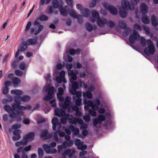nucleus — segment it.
<instances>
[{
	"instance_id": "4",
	"label": "nucleus",
	"mask_w": 158,
	"mask_h": 158,
	"mask_svg": "<svg viewBox=\"0 0 158 158\" xmlns=\"http://www.w3.org/2000/svg\"><path fill=\"white\" fill-rule=\"evenodd\" d=\"M71 97L67 96L65 99L64 103H62V102H60L59 105L64 109H68V111L69 113H71L73 110L76 111L79 110V109L77 106L74 105L72 106L73 104L71 102Z\"/></svg>"
},
{
	"instance_id": "46",
	"label": "nucleus",
	"mask_w": 158,
	"mask_h": 158,
	"mask_svg": "<svg viewBox=\"0 0 158 158\" xmlns=\"http://www.w3.org/2000/svg\"><path fill=\"white\" fill-rule=\"evenodd\" d=\"M78 22L80 24H81L83 22L82 16L81 15H78L76 18Z\"/></svg>"
},
{
	"instance_id": "57",
	"label": "nucleus",
	"mask_w": 158,
	"mask_h": 158,
	"mask_svg": "<svg viewBox=\"0 0 158 158\" xmlns=\"http://www.w3.org/2000/svg\"><path fill=\"white\" fill-rule=\"evenodd\" d=\"M143 27L144 30L145 31L146 34H148L150 33V30L149 28L144 25L143 26Z\"/></svg>"
},
{
	"instance_id": "1",
	"label": "nucleus",
	"mask_w": 158,
	"mask_h": 158,
	"mask_svg": "<svg viewBox=\"0 0 158 158\" xmlns=\"http://www.w3.org/2000/svg\"><path fill=\"white\" fill-rule=\"evenodd\" d=\"M3 108L9 113L10 118H16V121L19 122L22 120L20 116L24 114V111L26 109H31V106L30 105H28L25 107L19 104H13L11 107L8 104L5 105L3 106Z\"/></svg>"
},
{
	"instance_id": "35",
	"label": "nucleus",
	"mask_w": 158,
	"mask_h": 158,
	"mask_svg": "<svg viewBox=\"0 0 158 158\" xmlns=\"http://www.w3.org/2000/svg\"><path fill=\"white\" fill-rule=\"evenodd\" d=\"M118 23L119 27L123 29H125L127 27L126 23L123 20L119 21Z\"/></svg>"
},
{
	"instance_id": "31",
	"label": "nucleus",
	"mask_w": 158,
	"mask_h": 158,
	"mask_svg": "<svg viewBox=\"0 0 158 158\" xmlns=\"http://www.w3.org/2000/svg\"><path fill=\"white\" fill-rule=\"evenodd\" d=\"M52 4L54 9L57 8L60 6V5L59 4L58 0H53Z\"/></svg>"
},
{
	"instance_id": "15",
	"label": "nucleus",
	"mask_w": 158,
	"mask_h": 158,
	"mask_svg": "<svg viewBox=\"0 0 158 158\" xmlns=\"http://www.w3.org/2000/svg\"><path fill=\"white\" fill-rule=\"evenodd\" d=\"M52 135L53 134L52 133L48 134L47 130H44L42 131L40 137L44 140L51 137Z\"/></svg>"
},
{
	"instance_id": "47",
	"label": "nucleus",
	"mask_w": 158,
	"mask_h": 158,
	"mask_svg": "<svg viewBox=\"0 0 158 158\" xmlns=\"http://www.w3.org/2000/svg\"><path fill=\"white\" fill-rule=\"evenodd\" d=\"M86 27L87 30L91 32L93 29L92 25L88 23L86 24Z\"/></svg>"
},
{
	"instance_id": "22",
	"label": "nucleus",
	"mask_w": 158,
	"mask_h": 158,
	"mask_svg": "<svg viewBox=\"0 0 158 158\" xmlns=\"http://www.w3.org/2000/svg\"><path fill=\"white\" fill-rule=\"evenodd\" d=\"M54 134V138L55 140L57 141L58 139V134L60 137H64L65 135V133L64 132L61 131H57L53 133Z\"/></svg>"
},
{
	"instance_id": "9",
	"label": "nucleus",
	"mask_w": 158,
	"mask_h": 158,
	"mask_svg": "<svg viewBox=\"0 0 158 158\" xmlns=\"http://www.w3.org/2000/svg\"><path fill=\"white\" fill-rule=\"evenodd\" d=\"M52 123L53 125L52 128L54 131H60L61 127V122L59 121L58 118H53L52 120Z\"/></svg>"
},
{
	"instance_id": "61",
	"label": "nucleus",
	"mask_w": 158,
	"mask_h": 158,
	"mask_svg": "<svg viewBox=\"0 0 158 158\" xmlns=\"http://www.w3.org/2000/svg\"><path fill=\"white\" fill-rule=\"evenodd\" d=\"M31 24V22L30 21L28 22L27 24L25 31H27L29 28H30Z\"/></svg>"
},
{
	"instance_id": "52",
	"label": "nucleus",
	"mask_w": 158,
	"mask_h": 158,
	"mask_svg": "<svg viewBox=\"0 0 158 158\" xmlns=\"http://www.w3.org/2000/svg\"><path fill=\"white\" fill-rule=\"evenodd\" d=\"M21 127V124H15L12 125V128L14 130L19 128Z\"/></svg>"
},
{
	"instance_id": "26",
	"label": "nucleus",
	"mask_w": 158,
	"mask_h": 158,
	"mask_svg": "<svg viewBox=\"0 0 158 158\" xmlns=\"http://www.w3.org/2000/svg\"><path fill=\"white\" fill-rule=\"evenodd\" d=\"M12 81L15 87L17 86L21 82L20 79L17 77H14L12 78Z\"/></svg>"
},
{
	"instance_id": "33",
	"label": "nucleus",
	"mask_w": 158,
	"mask_h": 158,
	"mask_svg": "<svg viewBox=\"0 0 158 158\" xmlns=\"http://www.w3.org/2000/svg\"><path fill=\"white\" fill-rule=\"evenodd\" d=\"M83 95L84 97H86L89 98H91L92 97V95L91 93L89 91H87L85 92H83Z\"/></svg>"
},
{
	"instance_id": "58",
	"label": "nucleus",
	"mask_w": 158,
	"mask_h": 158,
	"mask_svg": "<svg viewBox=\"0 0 158 158\" xmlns=\"http://www.w3.org/2000/svg\"><path fill=\"white\" fill-rule=\"evenodd\" d=\"M51 77L50 74V73H47L46 74V76H45L44 77L46 80L47 82H50L51 81V80H50V78Z\"/></svg>"
},
{
	"instance_id": "30",
	"label": "nucleus",
	"mask_w": 158,
	"mask_h": 158,
	"mask_svg": "<svg viewBox=\"0 0 158 158\" xmlns=\"http://www.w3.org/2000/svg\"><path fill=\"white\" fill-rule=\"evenodd\" d=\"M13 98L12 97H8L7 98H4L2 100V103L3 104H6L8 102H11L13 101Z\"/></svg>"
},
{
	"instance_id": "56",
	"label": "nucleus",
	"mask_w": 158,
	"mask_h": 158,
	"mask_svg": "<svg viewBox=\"0 0 158 158\" xmlns=\"http://www.w3.org/2000/svg\"><path fill=\"white\" fill-rule=\"evenodd\" d=\"M95 110L90 109L89 110V113L93 116H95L96 115V113Z\"/></svg>"
},
{
	"instance_id": "14",
	"label": "nucleus",
	"mask_w": 158,
	"mask_h": 158,
	"mask_svg": "<svg viewBox=\"0 0 158 158\" xmlns=\"http://www.w3.org/2000/svg\"><path fill=\"white\" fill-rule=\"evenodd\" d=\"M75 144L77 146V148L79 150H85L87 148L86 145L82 144L81 143V140L78 139H76Z\"/></svg>"
},
{
	"instance_id": "29",
	"label": "nucleus",
	"mask_w": 158,
	"mask_h": 158,
	"mask_svg": "<svg viewBox=\"0 0 158 158\" xmlns=\"http://www.w3.org/2000/svg\"><path fill=\"white\" fill-rule=\"evenodd\" d=\"M27 48V44L26 42H23L20 44V51L21 52H24Z\"/></svg>"
},
{
	"instance_id": "27",
	"label": "nucleus",
	"mask_w": 158,
	"mask_h": 158,
	"mask_svg": "<svg viewBox=\"0 0 158 158\" xmlns=\"http://www.w3.org/2000/svg\"><path fill=\"white\" fill-rule=\"evenodd\" d=\"M152 23L153 26H156L158 25V20L156 17L154 15L152 16L151 18Z\"/></svg>"
},
{
	"instance_id": "43",
	"label": "nucleus",
	"mask_w": 158,
	"mask_h": 158,
	"mask_svg": "<svg viewBox=\"0 0 158 158\" xmlns=\"http://www.w3.org/2000/svg\"><path fill=\"white\" fill-rule=\"evenodd\" d=\"M140 43L143 47H144L146 46V40L143 37H141L140 39Z\"/></svg>"
},
{
	"instance_id": "37",
	"label": "nucleus",
	"mask_w": 158,
	"mask_h": 158,
	"mask_svg": "<svg viewBox=\"0 0 158 158\" xmlns=\"http://www.w3.org/2000/svg\"><path fill=\"white\" fill-rule=\"evenodd\" d=\"M53 7L52 6H48L46 10V13L48 14H51L53 12Z\"/></svg>"
},
{
	"instance_id": "41",
	"label": "nucleus",
	"mask_w": 158,
	"mask_h": 158,
	"mask_svg": "<svg viewBox=\"0 0 158 158\" xmlns=\"http://www.w3.org/2000/svg\"><path fill=\"white\" fill-rule=\"evenodd\" d=\"M38 152L39 158H42L44 156V151L41 148H39L38 149Z\"/></svg>"
},
{
	"instance_id": "62",
	"label": "nucleus",
	"mask_w": 158,
	"mask_h": 158,
	"mask_svg": "<svg viewBox=\"0 0 158 158\" xmlns=\"http://www.w3.org/2000/svg\"><path fill=\"white\" fill-rule=\"evenodd\" d=\"M77 118H74L71 119L69 121L70 123L73 124H75L77 123Z\"/></svg>"
},
{
	"instance_id": "32",
	"label": "nucleus",
	"mask_w": 158,
	"mask_h": 158,
	"mask_svg": "<svg viewBox=\"0 0 158 158\" xmlns=\"http://www.w3.org/2000/svg\"><path fill=\"white\" fill-rule=\"evenodd\" d=\"M59 10L61 14L64 16H66L68 15V13L65 9L63 6L60 7Z\"/></svg>"
},
{
	"instance_id": "11",
	"label": "nucleus",
	"mask_w": 158,
	"mask_h": 158,
	"mask_svg": "<svg viewBox=\"0 0 158 158\" xmlns=\"http://www.w3.org/2000/svg\"><path fill=\"white\" fill-rule=\"evenodd\" d=\"M76 151L74 148H69L65 150L62 153L63 156H68L69 158H71L75 155Z\"/></svg>"
},
{
	"instance_id": "59",
	"label": "nucleus",
	"mask_w": 158,
	"mask_h": 158,
	"mask_svg": "<svg viewBox=\"0 0 158 158\" xmlns=\"http://www.w3.org/2000/svg\"><path fill=\"white\" fill-rule=\"evenodd\" d=\"M20 97L19 96H17L15 98V101L16 102L15 104H19V105H20L21 103H20V101L19 99L20 100Z\"/></svg>"
},
{
	"instance_id": "45",
	"label": "nucleus",
	"mask_w": 158,
	"mask_h": 158,
	"mask_svg": "<svg viewBox=\"0 0 158 158\" xmlns=\"http://www.w3.org/2000/svg\"><path fill=\"white\" fill-rule=\"evenodd\" d=\"M73 99L74 100L76 99V98H80L81 96V92L76 91V93L73 94Z\"/></svg>"
},
{
	"instance_id": "64",
	"label": "nucleus",
	"mask_w": 158,
	"mask_h": 158,
	"mask_svg": "<svg viewBox=\"0 0 158 158\" xmlns=\"http://www.w3.org/2000/svg\"><path fill=\"white\" fill-rule=\"evenodd\" d=\"M76 7L77 9L81 11V12L82 10L84 8L83 7L82 5L80 4H77L76 5Z\"/></svg>"
},
{
	"instance_id": "16",
	"label": "nucleus",
	"mask_w": 158,
	"mask_h": 158,
	"mask_svg": "<svg viewBox=\"0 0 158 158\" xmlns=\"http://www.w3.org/2000/svg\"><path fill=\"white\" fill-rule=\"evenodd\" d=\"M34 132H30L23 137V140L25 141H27V143L29 140L32 141L34 139Z\"/></svg>"
},
{
	"instance_id": "48",
	"label": "nucleus",
	"mask_w": 158,
	"mask_h": 158,
	"mask_svg": "<svg viewBox=\"0 0 158 158\" xmlns=\"http://www.w3.org/2000/svg\"><path fill=\"white\" fill-rule=\"evenodd\" d=\"M99 0H92V2L90 3L89 6L90 7L93 8L95 6L97 2H99Z\"/></svg>"
},
{
	"instance_id": "25",
	"label": "nucleus",
	"mask_w": 158,
	"mask_h": 158,
	"mask_svg": "<svg viewBox=\"0 0 158 158\" xmlns=\"http://www.w3.org/2000/svg\"><path fill=\"white\" fill-rule=\"evenodd\" d=\"M81 12L84 17H88L90 14V10L86 8H84Z\"/></svg>"
},
{
	"instance_id": "38",
	"label": "nucleus",
	"mask_w": 158,
	"mask_h": 158,
	"mask_svg": "<svg viewBox=\"0 0 158 158\" xmlns=\"http://www.w3.org/2000/svg\"><path fill=\"white\" fill-rule=\"evenodd\" d=\"M142 20L143 23L145 24H148L149 23V19L148 17L145 15L142 16Z\"/></svg>"
},
{
	"instance_id": "53",
	"label": "nucleus",
	"mask_w": 158,
	"mask_h": 158,
	"mask_svg": "<svg viewBox=\"0 0 158 158\" xmlns=\"http://www.w3.org/2000/svg\"><path fill=\"white\" fill-rule=\"evenodd\" d=\"M134 27L135 29L141 31L142 30V27L138 23H135L134 25Z\"/></svg>"
},
{
	"instance_id": "36",
	"label": "nucleus",
	"mask_w": 158,
	"mask_h": 158,
	"mask_svg": "<svg viewBox=\"0 0 158 158\" xmlns=\"http://www.w3.org/2000/svg\"><path fill=\"white\" fill-rule=\"evenodd\" d=\"M68 12L69 15L72 17H73L74 18H76L77 15V13L75 11L73 10H70L68 11Z\"/></svg>"
},
{
	"instance_id": "8",
	"label": "nucleus",
	"mask_w": 158,
	"mask_h": 158,
	"mask_svg": "<svg viewBox=\"0 0 158 158\" xmlns=\"http://www.w3.org/2000/svg\"><path fill=\"white\" fill-rule=\"evenodd\" d=\"M102 5L106 9L108 10L111 14L116 15L117 14L118 11L116 8L112 5H110L107 2H103Z\"/></svg>"
},
{
	"instance_id": "40",
	"label": "nucleus",
	"mask_w": 158,
	"mask_h": 158,
	"mask_svg": "<svg viewBox=\"0 0 158 158\" xmlns=\"http://www.w3.org/2000/svg\"><path fill=\"white\" fill-rule=\"evenodd\" d=\"M80 52L81 50L80 49H78L75 50L73 49H71L69 50V53L72 55H73L75 53L77 54H78L80 53Z\"/></svg>"
},
{
	"instance_id": "2",
	"label": "nucleus",
	"mask_w": 158,
	"mask_h": 158,
	"mask_svg": "<svg viewBox=\"0 0 158 158\" xmlns=\"http://www.w3.org/2000/svg\"><path fill=\"white\" fill-rule=\"evenodd\" d=\"M48 16L44 15H41L38 18H36L33 23V24L35 26H38V29L35 32V28L34 27L31 28L30 30V33L31 34L36 35L39 34L43 29L44 26L43 25L40 24L39 20L40 21H46L48 20Z\"/></svg>"
},
{
	"instance_id": "50",
	"label": "nucleus",
	"mask_w": 158,
	"mask_h": 158,
	"mask_svg": "<svg viewBox=\"0 0 158 158\" xmlns=\"http://www.w3.org/2000/svg\"><path fill=\"white\" fill-rule=\"evenodd\" d=\"M125 30L124 34L126 35H128L131 31V29L129 27H127Z\"/></svg>"
},
{
	"instance_id": "28",
	"label": "nucleus",
	"mask_w": 158,
	"mask_h": 158,
	"mask_svg": "<svg viewBox=\"0 0 158 158\" xmlns=\"http://www.w3.org/2000/svg\"><path fill=\"white\" fill-rule=\"evenodd\" d=\"M10 93L12 94H15L18 96L21 95L23 94V93L22 91L18 89L12 90L10 91Z\"/></svg>"
},
{
	"instance_id": "63",
	"label": "nucleus",
	"mask_w": 158,
	"mask_h": 158,
	"mask_svg": "<svg viewBox=\"0 0 158 158\" xmlns=\"http://www.w3.org/2000/svg\"><path fill=\"white\" fill-rule=\"evenodd\" d=\"M9 88L8 87H6L2 89L3 93L5 95L7 94L9 92Z\"/></svg>"
},
{
	"instance_id": "7",
	"label": "nucleus",
	"mask_w": 158,
	"mask_h": 158,
	"mask_svg": "<svg viewBox=\"0 0 158 158\" xmlns=\"http://www.w3.org/2000/svg\"><path fill=\"white\" fill-rule=\"evenodd\" d=\"M147 42L148 46L144 49V52L148 56L153 55L155 52V50L153 42L149 39L147 40Z\"/></svg>"
},
{
	"instance_id": "60",
	"label": "nucleus",
	"mask_w": 158,
	"mask_h": 158,
	"mask_svg": "<svg viewBox=\"0 0 158 158\" xmlns=\"http://www.w3.org/2000/svg\"><path fill=\"white\" fill-rule=\"evenodd\" d=\"M53 97V95L50 94H48L45 97L44 100L46 101H49Z\"/></svg>"
},
{
	"instance_id": "44",
	"label": "nucleus",
	"mask_w": 158,
	"mask_h": 158,
	"mask_svg": "<svg viewBox=\"0 0 158 158\" xmlns=\"http://www.w3.org/2000/svg\"><path fill=\"white\" fill-rule=\"evenodd\" d=\"M106 24L108 27L110 28L113 27H114L115 25V24L114 22L111 21H110L108 22L107 21Z\"/></svg>"
},
{
	"instance_id": "20",
	"label": "nucleus",
	"mask_w": 158,
	"mask_h": 158,
	"mask_svg": "<svg viewBox=\"0 0 158 158\" xmlns=\"http://www.w3.org/2000/svg\"><path fill=\"white\" fill-rule=\"evenodd\" d=\"M140 10L142 14H146L148 11V7L145 3H143L140 4Z\"/></svg>"
},
{
	"instance_id": "34",
	"label": "nucleus",
	"mask_w": 158,
	"mask_h": 158,
	"mask_svg": "<svg viewBox=\"0 0 158 158\" xmlns=\"http://www.w3.org/2000/svg\"><path fill=\"white\" fill-rule=\"evenodd\" d=\"M31 99V97L30 96L27 95H25L23 96V97H20V100H22L23 102H28Z\"/></svg>"
},
{
	"instance_id": "21",
	"label": "nucleus",
	"mask_w": 158,
	"mask_h": 158,
	"mask_svg": "<svg viewBox=\"0 0 158 158\" xmlns=\"http://www.w3.org/2000/svg\"><path fill=\"white\" fill-rule=\"evenodd\" d=\"M37 40V38L33 39L29 38L27 39L25 42L27 45H33L36 44Z\"/></svg>"
},
{
	"instance_id": "55",
	"label": "nucleus",
	"mask_w": 158,
	"mask_h": 158,
	"mask_svg": "<svg viewBox=\"0 0 158 158\" xmlns=\"http://www.w3.org/2000/svg\"><path fill=\"white\" fill-rule=\"evenodd\" d=\"M26 67V64L24 62H22L19 65V68L22 70H24Z\"/></svg>"
},
{
	"instance_id": "6",
	"label": "nucleus",
	"mask_w": 158,
	"mask_h": 158,
	"mask_svg": "<svg viewBox=\"0 0 158 158\" xmlns=\"http://www.w3.org/2000/svg\"><path fill=\"white\" fill-rule=\"evenodd\" d=\"M121 6L123 10L120 9L119 11L120 16L122 18L126 17L127 15V13L126 10H133L134 9V7H131V6L130 3L128 0H122L121 1Z\"/></svg>"
},
{
	"instance_id": "42",
	"label": "nucleus",
	"mask_w": 158,
	"mask_h": 158,
	"mask_svg": "<svg viewBox=\"0 0 158 158\" xmlns=\"http://www.w3.org/2000/svg\"><path fill=\"white\" fill-rule=\"evenodd\" d=\"M74 102L76 106H80L81 104V99L80 98H76V99L74 100L73 99Z\"/></svg>"
},
{
	"instance_id": "10",
	"label": "nucleus",
	"mask_w": 158,
	"mask_h": 158,
	"mask_svg": "<svg viewBox=\"0 0 158 158\" xmlns=\"http://www.w3.org/2000/svg\"><path fill=\"white\" fill-rule=\"evenodd\" d=\"M140 36L139 34L136 30H134L133 33L131 35L129 38L130 42L132 44H134L135 41L139 40Z\"/></svg>"
},
{
	"instance_id": "17",
	"label": "nucleus",
	"mask_w": 158,
	"mask_h": 158,
	"mask_svg": "<svg viewBox=\"0 0 158 158\" xmlns=\"http://www.w3.org/2000/svg\"><path fill=\"white\" fill-rule=\"evenodd\" d=\"M84 104L85 105H87L89 106H90L92 107V109L97 110L98 109V106L96 105H94L92 101H86L84 99Z\"/></svg>"
},
{
	"instance_id": "12",
	"label": "nucleus",
	"mask_w": 158,
	"mask_h": 158,
	"mask_svg": "<svg viewBox=\"0 0 158 158\" xmlns=\"http://www.w3.org/2000/svg\"><path fill=\"white\" fill-rule=\"evenodd\" d=\"M42 147L46 152L48 154H52L57 152V150L55 148H51L50 146L46 144H44Z\"/></svg>"
},
{
	"instance_id": "54",
	"label": "nucleus",
	"mask_w": 158,
	"mask_h": 158,
	"mask_svg": "<svg viewBox=\"0 0 158 158\" xmlns=\"http://www.w3.org/2000/svg\"><path fill=\"white\" fill-rule=\"evenodd\" d=\"M139 0H130V1L132 5L133 6H131V7H133L135 5H136L139 2Z\"/></svg>"
},
{
	"instance_id": "39",
	"label": "nucleus",
	"mask_w": 158,
	"mask_h": 158,
	"mask_svg": "<svg viewBox=\"0 0 158 158\" xmlns=\"http://www.w3.org/2000/svg\"><path fill=\"white\" fill-rule=\"evenodd\" d=\"M27 144V141H25L23 140V141H19L16 142L15 143V145L17 147H19L21 145H26Z\"/></svg>"
},
{
	"instance_id": "3",
	"label": "nucleus",
	"mask_w": 158,
	"mask_h": 158,
	"mask_svg": "<svg viewBox=\"0 0 158 158\" xmlns=\"http://www.w3.org/2000/svg\"><path fill=\"white\" fill-rule=\"evenodd\" d=\"M69 75L71 76L70 78V81L72 83V88L70 89V93L72 94H74L76 93L77 89L79 88V84L77 82L73 81L76 80L77 78V74L78 73V72L77 70L74 71L72 70L68 71Z\"/></svg>"
},
{
	"instance_id": "5",
	"label": "nucleus",
	"mask_w": 158,
	"mask_h": 158,
	"mask_svg": "<svg viewBox=\"0 0 158 158\" xmlns=\"http://www.w3.org/2000/svg\"><path fill=\"white\" fill-rule=\"evenodd\" d=\"M92 17L91 18L90 21L92 22H94L97 19V24L101 27H103L107 23V20L106 19H101L99 17V13L95 10H93L91 12Z\"/></svg>"
},
{
	"instance_id": "19",
	"label": "nucleus",
	"mask_w": 158,
	"mask_h": 158,
	"mask_svg": "<svg viewBox=\"0 0 158 158\" xmlns=\"http://www.w3.org/2000/svg\"><path fill=\"white\" fill-rule=\"evenodd\" d=\"M55 114L56 115L58 116L64 117L65 115V112L62 109L56 108L55 109Z\"/></svg>"
},
{
	"instance_id": "49",
	"label": "nucleus",
	"mask_w": 158,
	"mask_h": 158,
	"mask_svg": "<svg viewBox=\"0 0 158 158\" xmlns=\"http://www.w3.org/2000/svg\"><path fill=\"white\" fill-rule=\"evenodd\" d=\"M57 96L60 102L64 101V98L63 97V94L57 93Z\"/></svg>"
},
{
	"instance_id": "18",
	"label": "nucleus",
	"mask_w": 158,
	"mask_h": 158,
	"mask_svg": "<svg viewBox=\"0 0 158 158\" xmlns=\"http://www.w3.org/2000/svg\"><path fill=\"white\" fill-rule=\"evenodd\" d=\"M44 89L45 92L48 91V94H50L53 95L54 93L55 89L53 87L50 86L49 85H46Z\"/></svg>"
},
{
	"instance_id": "24",
	"label": "nucleus",
	"mask_w": 158,
	"mask_h": 158,
	"mask_svg": "<svg viewBox=\"0 0 158 158\" xmlns=\"http://www.w3.org/2000/svg\"><path fill=\"white\" fill-rule=\"evenodd\" d=\"M21 133V131L20 130H17L14 131L13 132V134L15 135H19L18 138L17 139H15V137H12V139L13 141H15L19 140L21 138V136L20 134Z\"/></svg>"
},
{
	"instance_id": "23",
	"label": "nucleus",
	"mask_w": 158,
	"mask_h": 158,
	"mask_svg": "<svg viewBox=\"0 0 158 158\" xmlns=\"http://www.w3.org/2000/svg\"><path fill=\"white\" fill-rule=\"evenodd\" d=\"M69 128L73 132V135H77L79 134V130L78 128L77 127H75L72 125H70L69 127Z\"/></svg>"
},
{
	"instance_id": "13",
	"label": "nucleus",
	"mask_w": 158,
	"mask_h": 158,
	"mask_svg": "<svg viewBox=\"0 0 158 158\" xmlns=\"http://www.w3.org/2000/svg\"><path fill=\"white\" fill-rule=\"evenodd\" d=\"M106 119L105 115H99L98 118H95L93 121V125L94 126L96 127L98 124H100L103 121H105Z\"/></svg>"
},
{
	"instance_id": "51",
	"label": "nucleus",
	"mask_w": 158,
	"mask_h": 158,
	"mask_svg": "<svg viewBox=\"0 0 158 158\" xmlns=\"http://www.w3.org/2000/svg\"><path fill=\"white\" fill-rule=\"evenodd\" d=\"M15 74L18 76H21L23 74V72L18 69H16L15 71Z\"/></svg>"
}]
</instances>
